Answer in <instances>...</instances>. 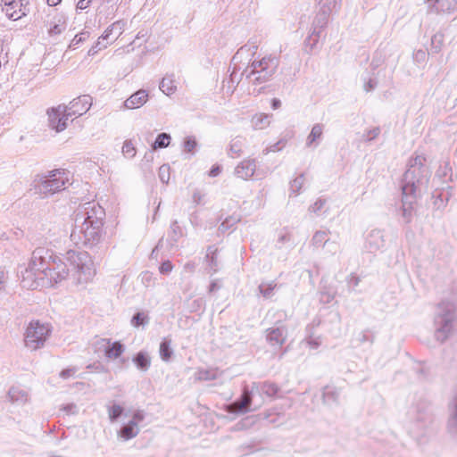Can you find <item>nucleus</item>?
I'll list each match as a JSON object with an SVG mask.
<instances>
[{"mask_svg":"<svg viewBox=\"0 0 457 457\" xmlns=\"http://www.w3.org/2000/svg\"><path fill=\"white\" fill-rule=\"evenodd\" d=\"M21 273L23 287H49L65 279L69 269L63 260L52 250L39 247L32 252L28 266Z\"/></svg>","mask_w":457,"mask_h":457,"instance_id":"nucleus-1","label":"nucleus"},{"mask_svg":"<svg viewBox=\"0 0 457 457\" xmlns=\"http://www.w3.org/2000/svg\"><path fill=\"white\" fill-rule=\"evenodd\" d=\"M104 210L95 202L79 204L73 213L71 239L76 245L93 246L101 238Z\"/></svg>","mask_w":457,"mask_h":457,"instance_id":"nucleus-2","label":"nucleus"},{"mask_svg":"<svg viewBox=\"0 0 457 457\" xmlns=\"http://www.w3.org/2000/svg\"><path fill=\"white\" fill-rule=\"evenodd\" d=\"M279 66V58L273 54L258 56L252 60L240 74V79H245L249 85L259 87L258 93L264 88V85L275 76Z\"/></svg>","mask_w":457,"mask_h":457,"instance_id":"nucleus-3","label":"nucleus"},{"mask_svg":"<svg viewBox=\"0 0 457 457\" xmlns=\"http://www.w3.org/2000/svg\"><path fill=\"white\" fill-rule=\"evenodd\" d=\"M425 158L417 155L409 161L402 183L403 194H416L426 191L428 186L430 171L424 165Z\"/></svg>","mask_w":457,"mask_h":457,"instance_id":"nucleus-4","label":"nucleus"},{"mask_svg":"<svg viewBox=\"0 0 457 457\" xmlns=\"http://www.w3.org/2000/svg\"><path fill=\"white\" fill-rule=\"evenodd\" d=\"M455 319V306L453 303L442 302L436 306L434 318L436 340L443 343L452 335Z\"/></svg>","mask_w":457,"mask_h":457,"instance_id":"nucleus-5","label":"nucleus"},{"mask_svg":"<svg viewBox=\"0 0 457 457\" xmlns=\"http://www.w3.org/2000/svg\"><path fill=\"white\" fill-rule=\"evenodd\" d=\"M67 181L68 179L63 170H50L46 174L37 176L34 180L35 190L37 193L47 196L64 189Z\"/></svg>","mask_w":457,"mask_h":457,"instance_id":"nucleus-6","label":"nucleus"},{"mask_svg":"<svg viewBox=\"0 0 457 457\" xmlns=\"http://www.w3.org/2000/svg\"><path fill=\"white\" fill-rule=\"evenodd\" d=\"M51 332L52 328L49 324L41 323L38 320H32L28 325L24 333L25 346L30 351H36L44 347Z\"/></svg>","mask_w":457,"mask_h":457,"instance_id":"nucleus-7","label":"nucleus"},{"mask_svg":"<svg viewBox=\"0 0 457 457\" xmlns=\"http://www.w3.org/2000/svg\"><path fill=\"white\" fill-rule=\"evenodd\" d=\"M256 396L255 393H252V386L250 388L245 387L241 396L228 405L227 411L234 414H245L249 411L257 410L262 404L263 401L261 400L257 405L252 408L253 398Z\"/></svg>","mask_w":457,"mask_h":457,"instance_id":"nucleus-8","label":"nucleus"},{"mask_svg":"<svg viewBox=\"0 0 457 457\" xmlns=\"http://www.w3.org/2000/svg\"><path fill=\"white\" fill-rule=\"evenodd\" d=\"M66 260L76 272L84 275V279L90 276L91 260L87 252H67Z\"/></svg>","mask_w":457,"mask_h":457,"instance_id":"nucleus-9","label":"nucleus"},{"mask_svg":"<svg viewBox=\"0 0 457 457\" xmlns=\"http://www.w3.org/2000/svg\"><path fill=\"white\" fill-rule=\"evenodd\" d=\"M2 11L11 20H20L29 12L28 0H2Z\"/></svg>","mask_w":457,"mask_h":457,"instance_id":"nucleus-10","label":"nucleus"},{"mask_svg":"<svg viewBox=\"0 0 457 457\" xmlns=\"http://www.w3.org/2000/svg\"><path fill=\"white\" fill-rule=\"evenodd\" d=\"M67 110L65 105H58L47 111L49 127L56 132H61L67 128Z\"/></svg>","mask_w":457,"mask_h":457,"instance_id":"nucleus-11","label":"nucleus"},{"mask_svg":"<svg viewBox=\"0 0 457 457\" xmlns=\"http://www.w3.org/2000/svg\"><path fill=\"white\" fill-rule=\"evenodd\" d=\"M407 414L410 422L414 423V427L417 430L425 428L432 420L431 414L425 405L421 407H411Z\"/></svg>","mask_w":457,"mask_h":457,"instance_id":"nucleus-12","label":"nucleus"},{"mask_svg":"<svg viewBox=\"0 0 457 457\" xmlns=\"http://www.w3.org/2000/svg\"><path fill=\"white\" fill-rule=\"evenodd\" d=\"M96 351L103 350L104 352V355L109 359H117L119 358L125 348L124 345L119 341H115L111 343L110 339L101 338L96 342Z\"/></svg>","mask_w":457,"mask_h":457,"instance_id":"nucleus-13","label":"nucleus"},{"mask_svg":"<svg viewBox=\"0 0 457 457\" xmlns=\"http://www.w3.org/2000/svg\"><path fill=\"white\" fill-rule=\"evenodd\" d=\"M92 105V98L88 95L80 96L71 102H70L69 105L66 106L67 116L71 117L72 115L81 116L86 113Z\"/></svg>","mask_w":457,"mask_h":457,"instance_id":"nucleus-14","label":"nucleus"},{"mask_svg":"<svg viewBox=\"0 0 457 457\" xmlns=\"http://www.w3.org/2000/svg\"><path fill=\"white\" fill-rule=\"evenodd\" d=\"M45 27L50 37L59 36L67 28V19L62 13H54L50 20L45 21Z\"/></svg>","mask_w":457,"mask_h":457,"instance_id":"nucleus-15","label":"nucleus"},{"mask_svg":"<svg viewBox=\"0 0 457 457\" xmlns=\"http://www.w3.org/2000/svg\"><path fill=\"white\" fill-rule=\"evenodd\" d=\"M266 332H267V335H266L267 341L272 346L280 347L285 343V341L287 339V329L281 323H278V325L274 328H268L266 330Z\"/></svg>","mask_w":457,"mask_h":457,"instance_id":"nucleus-16","label":"nucleus"},{"mask_svg":"<svg viewBox=\"0 0 457 457\" xmlns=\"http://www.w3.org/2000/svg\"><path fill=\"white\" fill-rule=\"evenodd\" d=\"M430 12L451 13L457 9V0H427Z\"/></svg>","mask_w":457,"mask_h":457,"instance_id":"nucleus-17","label":"nucleus"},{"mask_svg":"<svg viewBox=\"0 0 457 457\" xmlns=\"http://www.w3.org/2000/svg\"><path fill=\"white\" fill-rule=\"evenodd\" d=\"M256 170V161L254 159H245L235 168V175L244 180L249 179L253 176Z\"/></svg>","mask_w":457,"mask_h":457,"instance_id":"nucleus-18","label":"nucleus"},{"mask_svg":"<svg viewBox=\"0 0 457 457\" xmlns=\"http://www.w3.org/2000/svg\"><path fill=\"white\" fill-rule=\"evenodd\" d=\"M148 100V93L146 90L139 89L131 95L125 102L126 109L133 110L142 107Z\"/></svg>","mask_w":457,"mask_h":457,"instance_id":"nucleus-19","label":"nucleus"},{"mask_svg":"<svg viewBox=\"0 0 457 457\" xmlns=\"http://www.w3.org/2000/svg\"><path fill=\"white\" fill-rule=\"evenodd\" d=\"M385 245V239L381 230L374 229L370 232L366 239V248L370 252H376Z\"/></svg>","mask_w":457,"mask_h":457,"instance_id":"nucleus-20","label":"nucleus"},{"mask_svg":"<svg viewBox=\"0 0 457 457\" xmlns=\"http://www.w3.org/2000/svg\"><path fill=\"white\" fill-rule=\"evenodd\" d=\"M7 397L16 406H23L29 400L28 392L18 386H12L7 393Z\"/></svg>","mask_w":457,"mask_h":457,"instance_id":"nucleus-21","label":"nucleus"},{"mask_svg":"<svg viewBox=\"0 0 457 457\" xmlns=\"http://www.w3.org/2000/svg\"><path fill=\"white\" fill-rule=\"evenodd\" d=\"M278 392V386L271 382H262L252 383V393H255L256 395H265L269 397H272Z\"/></svg>","mask_w":457,"mask_h":457,"instance_id":"nucleus-22","label":"nucleus"},{"mask_svg":"<svg viewBox=\"0 0 457 457\" xmlns=\"http://www.w3.org/2000/svg\"><path fill=\"white\" fill-rule=\"evenodd\" d=\"M452 405L453 409L447 421V431L450 436L457 442V387L453 396Z\"/></svg>","mask_w":457,"mask_h":457,"instance_id":"nucleus-23","label":"nucleus"},{"mask_svg":"<svg viewBox=\"0 0 457 457\" xmlns=\"http://www.w3.org/2000/svg\"><path fill=\"white\" fill-rule=\"evenodd\" d=\"M415 201H416V194H413V195L403 194L402 212H403V217L405 220L406 223H409L411 220L413 204L415 203Z\"/></svg>","mask_w":457,"mask_h":457,"instance_id":"nucleus-24","label":"nucleus"},{"mask_svg":"<svg viewBox=\"0 0 457 457\" xmlns=\"http://www.w3.org/2000/svg\"><path fill=\"white\" fill-rule=\"evenodd\" d=\"M329 16L330 14L319 9L312 22V35H316L318 37H320L321 30L328 24Z\"/></svg>","mask_w":457,"mask_h":457,"instance_id":"nucleus-25","label":"nucleus"},{"mask_svg":"<svg viewBox=\"0 0 457 457\" xmlns=\"http://www.w3.org/2000/svg\"><path fill=\"white\" fill-rule=\"evenodd\" d=\"M132 361L134 362L136 367L142 371L148 370L151 365V358L149 354L144 351L138 352L133 357Z\"/></svg>","mask_w":457,"mask_h":457,"instance_id":"nucleus-26","label":"nucleus"},{"mask_svg":"<svg viewBox=\"0 0 457 457\" xmlns=\"http://www.w3.org/2000/svg\"><path fill=\"white\" fill-rule=\"evenodd\" d=\"M138 433L139 428L135 420H130L129 423L124 425L119 432L120 436L125 440L134 438L138 435Z\"/></svg>","mask_w":457,"mask_h":457,"instance_id":"nucleus-27","label":"nucleus"},{"mask_svg":"<svg viewBox=\"0 0 457 457\" xmlns=\"http://www.w3.org/2000/svg\"><path fill=\"white\" fill-rule=\"evenodd\" d=\"M170 231L168 235L167 243L169 245V248L172 249L176 246V244L178 243L179 239L182 237L183 232L181 228L179 226L178 221L174 220L170 224Z\"/></svg>","mask_w":457,"mask_h":457,"instance_id":"nucleus-28","label":"nucleus"},{"mask_svg":"<svg viewBox=\"0 0 457 457\" xmlns=\"http://www.w3.org/2000/svg\"><path fill=\"white\" fill-rule=\"evenodd\" d=\"M161 359L164 361H168L173 354L171 349V340L169 338H163L160 344L159 349Z\"/></svg>","mask_w":457,"mask_h":457,"instance_id":"nucleus-29","label":"nucleus"},{"mask_svg":"<svg viewBox=\"0 0 457 457\" xmlns=\"http://www.w3.org/2000/svg\"><path fill=\"white\" fill-rule=\"evenodd\" d=\"M270 116L265 113H259L253 117L252 123L255 129H263L270 125Z\"/></svg>","mask_w":457,"mask_h":457,"instance_id":"nucleus-30","label":"nucleus"},{"mask_svg":"<svg viewBox=\"0 0 457 457\" xmlns=\"http://www.w3.org/2000/svg\"><path fill=\"white\" fill-rule=\"evenodd\" d=\"M217 252L218 249L214 245H211L207 248V253L205 256V258L208 261V266L213 272H216L219 268L217 261Z\"/></svg>","mask_w":457,"mask_h":457,"instance_id":"nucleus-31","label":"nucleus"},{"mask_svg":"<svg viewBox=\"0 0 457 457\" xmlns=\"http://www.w3.org/2000/svg\"><path fill=\"white\" fill-rule=\"evenodd\" d=\"M312 244L315 247L325 246L329 245V239L328 238V232L324 230H318L314 233L312 238Z\"/></svg>","mask_w":457,"mask_h":457,"instance_id":"nucleus-32","label":"nucleus"},{"mask_svg":"<svg viewBox=\"0 0 457 457\" xmlns=\"http://www.w3.org/2000/svg\"><path fill=\"white\" fill-rule=\"evenodd\" d=\"M323 133V125L320 123H317L313 125L312 128L311 133L307 137L306 139V146L311 147L312 144L317 140L320 139Z\"/></svg>","mask_w":457,"mask_h":457,"instance_id":"nucleus-33","label":"nucleus"},{"mask_svg":"<svg viewBox=\"0 0 457 457\" xmlns=\"http://www.w3.org/2000/svg\"><path fill=\"white\" fill-rule=\"evenodd\" d=\"M277 287L275 281L262 282L259 287L260 294L266 299L270 298L274 295V290Z\"/></svg>","mask_w":457,"mask_h":457,"instance_id":"nucleus-34","label":"nucleus"},{"mask_svg":"<svg viewBox=\"0 0 457 457\" xmlns=\"http://www.w3.org/2000/svg\"><path fill=\"white\" fill-rule=\"evenodd\" d=\"M170 139H171L170 135L168 133L162 132V133L159 134L156 137L154 144L152 145L153 150L167 147L170 145Z\"/></svg>","mask_w":457,"mask_h":457,"instance_id":"nucleus-35","label":"nucleus"},{"mask_svg":"<svg viewBox=\"0 0 457 457\" xmlns=\"http://www.w3.org/2000/svg\"><path fill=\"white\" fill-rule=\"evenodd\" d=\"M160 90L162 91L166 96L173 94L176 90V86L172 79L164 77L160 82Z\"/></svg>","mask_w":457,"mask_h":457,"instance_id":"nucleus-36","label":"nucleus"},{"mask_svg":"<svg viewBox=\"0 0 457 457\" xmlns=\"http://www.w3.org/2000/svg\"><path fill=\"white\" fill-rule=\"evenodd\" d=\"M149 317L143 312H136L131 319V325L135 328L146 326L149 323Z\"/></svg>","mask_w":457,"mask_h":457,"instance_id":"nucleus-37","label":"nucleus"},{"mask_svg":"<svg viewBox=\"0 0 457 457\" xmlns=\"http://www.w3.org/2000/svg\"><path fill=\"white\" fill-rule=\"evenodd\" d=\"M319 9L331 14L333 11H336L338 5L337 0H319Z\"/></svg>","mask_w":457,"mask_h":457,"instance_id":"nucleus-38","label":"nucleus"},{"mask_svg":"<svg viewBox=\"0 0 457 457\" xmlns=\"http://www.w3.org/2000/svg\"><path fill=\"white\" fill-rule=\"evenodd\" d=\"M304 174L302 173L290 182V195H298L304 184Z\"/></svg>","mask_w":457,"mask_h":457,"instance_id":"nucleus-39","label":"nucleus"},{"mask_svg":"<svg viewBox=\"0 0 457 457\" xmlns=\"http://www.w3.org/2000/svg\"><path fill=\"white\" fill-rule=\"evenodd\" d=\"M444 43V35L440 32L436 33L431 37V48L430 50L433 53H439L442 49Z\"/></svg>","mask_w":457,"mask_h":457,"instance_id":"nucleus-40","label":"nucleus"},{"mask_svg":"<svg viewBox=\"0 0 457 457\" xmlns=\"http://www.w3.org/2000/svg\"><path fill=\"white\" fill-rule=\"evenodd\" d=\"M217 378V371L211 370H200L195 374V378L198 380H212Z\"/></svg>","mask_w":457,"mask_h":457,"instance_id":"nucleus-41","label":"nucleus"},{"mask_svg":"<svg viewBox=\"0 0 457 457\" xmlns=\"http://www.w3.org/2000/svg\"><path fill=\"white\" fill-rule=\"evenodd\" d=\"M338 399V393L330 387H326L323 392V400L326 403H336Z\"/></svg>","mask_w":457,"mask_h":457,"instance_id":"nucleus-42","label":"nucleus"},{"mask_svg":"<svg viewBox=\"0 0 457 457\" xmlns=\"http://www.w3.org/2000/svg\"><path fill=\"white\" fill-rule=\"evenodd\" d=\"M123 408L119 404H113L108 409V416L112 422L117 420L122 414Z\"/></svg>","mask_w":457,"mask_h":457,"instance_id":"nucleus-43","label":"nucleus"},{"mask_svg":"<svg viewBox=\"0 0 457 457\" xmlns=\"http://www.w3.org/2000/svg\"><path fill=\"white\" fill-rule=\"evenodd\" d=\"M258 46L256 45H249V44H246L243 46H241L237 52L236 53V54L233 56V60H236L237 58H239L240 56H242L245 53H247V52H252V55L253 56L255 54H256V50H257Z\"/></svg>","mask_w":457,"mask_h":457,"instance_id":"nucleus-44","label":"nucleus"},{"mask_svg":"<svg viewBox=\"0 0 457 457\" xmlns=\"http://www.w3.org/2000/svg\"><path fill=\"white\" fill-rule=\"evenodd\" d=\"M136 148L130 140H126L122 146V154L125 157L133 158L136 155Z\"/></svg>","mask_w":457,"mask_h":457,"instance_id":"nucleus-45","label":"nucleus"},{"mask_svg":"<svg viewBox=\"0 0 457 457\" xmlns=\"http://www.w3.org/2000/svg\"><path fill=\"white\" fill-rule=\"evenodd\" d=\"M237 221H238V219H237L235 217H232V216L228 217L219 226V230L221 232H226L230 228H232Z\"/></svg>","mask_w":457,"mask_h":457,"instance_id":"nucleus-46","label":"nucleus"},{"mask_svg":"<svg viewBox=\"0 0 457 457\" xmlns=\"http://www.w3.org/2000/svg\"><path fill=\"white\" fill-rule=\"evenodd\" d=\"M159 178L162 183L167 184L170 180V167L166 164L159 168Z\"/></svg>","mask_w":457,"mask_h":457,"instance_id":"nucleus-47","label":"nucleus"},{"mask_svg":"<svg viewBox=\"0 0 457 457\" xmlns=\"http://www.w3.org/2000/svg\"><path fill=\"white\" fill-rule=\"evenodd\" d=\"M362 80H363V89L365 92H370V91L374 90L378 85V82L375 79L369 78L368 76L363 77Z\"/></svg>","mask_w":457,"mask_h":457,"instance_id":"nucleus-48","label":"nucleus"},{"mask_svg":"<svg viewBox=\"0 0 457 457\" xmlns=\"http://www.w3.org/2000/svg\"><path fill=\"white\" fill-rule=\"evenodd\" d=\"M197 142L194 137H187L184 140V149L187 153H192L196 147Z\"/></svg>","mask_w":457,"mask_h":457,"instance_id":"nucleus-49","label":"nucleus"},{"mask_svg":"<svg viewBox=\"0 0 457 457\" xmlns=\"http://www.w3.org/2000/svg\"><path fill=\"white\" fill-rule=\"evenodd\" d=\"M153 149L152 150H149L147 152H145L143 159H142V166L144 168H150V165L152 163V162L154 161V153H153Z\"/></svg>","mask_w":457,"mask_h":457,"instance_id":"nucleus-50","label":"nucleus"},{"mask_svg":"<svg viewBox=\"0 0 457 457\" xmlns=\"http://www.w3.org/2000/svg\"><path fill=\"white\" fill-rule=\"evenodd\" d=\"M325 199H318L312 205L310 206L309 211L314 213H318L325 205Z\"/></svg>","mask_w":457,"mask_h":457,"instance_id":"nucleus-51","label":"nucleus"},{"mask_svg":"<svg viewBox=\"0 0 457 457\" xmlns=\"http://www.w3.org/2000/svg\"><path fill=\"white\" fill-rule=\"evenodd\" d=\"M89 34L88 32H81L74 37V38L71 41V46H77L79 43L85 41L87 37H88Z\"/></svg>","mask_w":457,"mask_h":457,"instance_id":"nucleus-52","label":"nucleus"},{"mask_svg":"<svg viewBox=\"0 0 457 457\" xmlns=\"http://www.w3.org/2000/svg\"><path fill=\"white\" fill-rule=\"evenodd\" d=\"M172 269L173 265L170 261L163 262L159 267V270L162 274H168L172 270Z\"/></svg>","mask_w":457,"mask_h":457,"instance_id":"nucleus-53","label":"nucleus"},{"mask_svg":"<svg viewBox=\"0 0 457 457\" xmlns=\"http://www.w3.org/2000/svg\"><path fill=\"white\" fill-rule=\"evenodd\" d=\"M379 133H380L379 128H378V127L374 128L368 131L366 139L369 141H371V140L375 139L379 135Z\"/></svg>","mask_w":457,"mask_h":457,"instance_id":"nucleus-54","label":"nucleus"},{"mask_svg":"<svg viewBox=\"0 0 457 457\" xmlns=\"http://www.w3.org/2000/svg\"><path fill=\"white\" fill-rule=\"evenodd\" d=\"M360 281H361L360 278L357 276H354L353 274H351L347 278V283H348L349 287H358Z\"/></svg>","mask_w":457,"mask_h":457,"instance_id":"nucleus-55","label":"nucleus"},{"mask_svg":"<svg viewBox=\"0 0 457 457\" xmlns=\"http://www.w3.org/2000/svg\"><path fill=\"white\" fill-rule=\"evenodd\" d=\"M204 196V195L199 190H195L192 195L193 202L195 204H200L203 202Z\"/></svg>","mask_w":457,"mask_h":457,"instance_id":"nucleus-56","label":"nucleus"},{"mask_svg":"<svg viewBox=\"0 0 457 457\" xmlns=\"http://www.w3.org/2000/svg\"><path fill=\"white\" fill-rule=\"evenodd\" d=\"M116 23H113L112 24L111 26H109L104 32V34L99 37V39H102V40H108L114 27H115Z\"/></svg>","mask_w":457,"mask_h":457,"instance_id":"nucleus-57","label":"nucleus"},{"mask_svg":"<svg viewBox=\"0 0 457 457\" xmlns=\"http://www.w3.org/2000/svg\"><path fill=\"white\" fill-rule=\"evenodd\" d=\"M230 152L239 154L241 152V144L239 140H234L230 145Z\"/></svg>","mask_w":457,"mask_h":457,"instance_id":"nucleus-58","label":"nucleus"},{"mask_svg":"<svg viewBox=\"0 0 457 457\" xmlns=\"http://www.w3.org/2000/svg\"><path fill=\"white\" fill-rule=\"evenodd\" d=\"M145 419V413L143 411H136L133 414L132 420H135L137 424L138 425L139 422L143 421Z\"/></svg>","mask_w":457,"mask_h":457,"instance_id":"nucleus-59","label":"nucleus"},{"mask_svg":"<svg viewBox=\"0 0 457 457\" xmlns=\"http://www.w3.org/2000/svg\"><path fill=\"white\" fill-rule=\"evenodd\" d=\"M92 3V0H78L77 9L85 10Z\"/></svg>","mask_w":457,"mask_h":457,"instance_id":"nucleus-60","label":"nucleus"},{"mask_svg":"<svg viewBox=\"0 0 457 457\" xmlns=\"http://www.w3.org/2000/svg\"><path fill=\"white\" fill-rule=\"evenodd\" d=\"M76 372L75 369H66L61 371L60 377L66 379Z\"/></svg>","mask_w":457,"mask_h":457,"instance_id":"nucleus-61","label":"nucleus"},{"mask_svg":"<svg viewBox=\"0 0 457 457\" xmlns=\"http://www.w3.org/2000/svg\"><path fill=\"white\" fill-rule=\"evenodd\" d=\"M220 287L221 286L219 284V282L217 280H213L211 282L208 291L210 294H212L218 291Z\"/></svg>","mask_w":457,"mask_h":457,"instance_id":"nucleus-62","label":"nucleus"},{"mask_svg":"<svg viewBox=\"0 0 457 457\" xmlns=\"http://www.w3.org/2000/svg\"><path fill=\"white\" fill-rule=\"evenodd\" d=\"M290 241V236L289 234L287 233H283L281 234L279 237H278V244L280 245V244H285L287 242H289ZM279 247L281 245H278Z\"/></svg>","mask_w":457,"mask_h":457,"instance_id":"nucleus-63","label":"nucleus"},{"mask_svg":"<svg viewBox=\"0 0 457 457\" xmlns=\"http://www.w3.org/2000/svg\"><path fill=\"white\" fill-rule=\"evenodd\" d=\"M220 173V167L219 165H214L209 171L210 177H216Z\"/></svg>","mask_w":457,"mask_h":457,"instance_id":"nucleus-64","label":"nucleus"}]
</instances>
